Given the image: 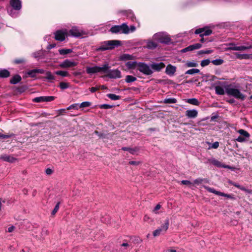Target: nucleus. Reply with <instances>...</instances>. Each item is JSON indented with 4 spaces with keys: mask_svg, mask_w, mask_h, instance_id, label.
Returning <instances> with one entry per match:
<instances>
[{
    "mask_svg": "<svg viewBox=\"0 0 252 252\" xmlns=\"http://www.w3.org/2000/svg\"><path fill=\"white\" fill-rule=\"evenodd\" d=\"M239 189H240L241 190H243V191H244L248 193H252V190L247 189L245 187H244V186H240V188Z\"/></svg>",
    "mask_w": 252,
    "mask_h": 252,
    "instance_id": "55",
    "label": "nucleus"
},
{
    "mask_svg": "<svg viewBox=\"0 0 252 252\" xmlns=\"http://www.w3.org/2000/svg\"><path fill=\"white\" fill-rule=\"evenodd\" d=\"M242 136L248 138L250 137V134L244 129H239L237 131Z\"/></svg>",
    "mask_w": 252,
    "mask_h": 252,
    "instance_id": "34",
    "label": "nucleus"
},
{
    "mask_svg": "<svg viewBox=\"0 0 252 252\" xmlns=\"http://www.w3.org/2000/svg\"><path fill=\"white\" fill-rule=\"evenodd\" d=\"M46 76L45 77V78L49 80L52 81L55 79L56 77L55 75H54L51 71H47L45 72Z\"/></svg>",
    "mask_w": 252,
    "mask_h": 252,
    "instance_id": "28",
    "label": "nucleus"
},
{
    "mask_svg": "<svg viewBox=\"0 0 252 252\" xmlns=\"http://www.w3.org/2000/svg\"><path fill=\"white\" fill-rule=\"evenodd\" d=\"M8 13L12 17H16L18 16V13H16V12H14L12 10L8 11Z\"/></svg>",
    "mask_w": 252,
    "mask_h": 252,
    "instance_id": "60",
    "label": "nucleus"
},
{
    "mask_svg": "<svg viewBox=\"0 0 252 252\" xmlns=\"http://www.w3.org/2000/svg\"><path fill=\"white\" fill-rule=\"evenodd\" d=\"M200 72V70L198 69L197 68H192L188 70L186 72V74H194L196 73H198Z\"/></svg>",
    "mask_w": 252,
    "mask_h": 252,
    "instance_id": "43",
    "label": "nucleus"
},
{
    "mask_svg": "<svg viewBox=\"0 0 252 252\" xmlns=\"http://www.w3.org/2000/svg\"><path fill=\"white\" fill-rule=\"evenodd\" d=\"M107 76L110 78H120L121 77V72L118 69L109 70Z\"/></svg>",
    "mask_w": 252,
    "mask_h": 252,
    "instance_id": "11",
    "label": "nucleus"
},
{
    "mask_svg": "<svg viewBox=\"0 0 252 252\" xmlns=\"http://www.w3.org/2000/svg\"><path fill=\"white\" fill-rule=\"evenodd\" d=\"M164 102L165 103H176L177 100L174 98H168L164 100Z\"/></svg>",
    "mask_w": 252,
    "mask_h": 252,
    "instance_id": "44",
    "label": "nucleus"
},
{
    "mask_svg": "<svg viewBox=\"0 0 252 252\" xmlns=\"http://www.w3.org/2000/svg\"><path fill=\"white\" fill-rule=\"evenodd\" d=\"M21 80V77L19 75L14 76L10 80V83L12 84H16Z\"/></svg>",
    "mask_w": 252,
    "mask_h": 252,
    "instance_id": "27",
    "label": "nucleus"
},
{
    "mask_svg": "<svg viewBox=\"0 0 252 252\" xmlns=\"http://www.w3.org/2000/svg\"><path fill=\"white\" fill-rule=\"evenodd\" d=\"M165 66V64L162 62L153 63L151 64V68L152 70L153 69L156 71H160Z\"/></svg>",
    "mask_w": 252,
    "mask_h": 252,
    "instance_id": "14",
    "label": "nucleus"
},
{
    "mask_svg": "<svg viewBox=\"0 0 252 252\" xmlns=\"http://www.w3.org/2000/svg\"><path fill=\"white\" fill-rule=\"evenodd\" d=\"M86 72L90 75L99 72L98 66H88L86 67Z\"/></svg>",
    "mask_w": 252,
    "mask_h": 252,
    "instance_id": "17",
    "label": "nucleus"
},
{
    "mask_svg": "<svg viewBox=\"0 0 252 252\" xmlns=\"http://www.w3.org/2000/svg\"><path fill=\"white\" fill-rule=\"evenodd\" d=\"M181 184L183 185H190L192 184V183L188 180H182Z\"/></svg>",
    "mask_w": 252,
    "mask_h": 252,
    "instance_id": "61",
    "label": "nucleus"
},
{
    "mask_svg": "<svg viewBox=\"0 0 252 252\" xmlns=\"http://www.w3.org/2000/svg\"><path fill=\"white\" fill-rule=\"evenodd\" d=\"M10 4L15 10H20L22 7V2L20 0H10Z\"/></svg>",
    "mask_w": 252,
    "mask_h": 252,
    "instance_id": "13",
    "label": "nucleus"
},
{
    "mask_svg": "<svg viewBox=\"0 0 252 252\" xmlns=\"http://www.w3.org/2000/svg\"><path fill=\"white\" fill-rule=\"evenodd\" d=\"M55 97L53 96H42L35 97L33 101L35 102H50L54 100Z\"/></svg>",
    "mask_w": 252,
    "mask_h": 252,
    "instance_id": "8",
    "label": "nucleus"
},
{
    "mask_svg": "<svg viewBox=\"0 0 252 252\" xmlns=\"http://www.w3.org/2000/svg\"><path fill=\"white\" fill-rule=\"evenodd\" d=\"M127 16L130 18L132 21L134 20V19H135V17H134V15L133 14V13L129 11L127 12Z\"/></svg>",
    "mask_w": 252,
    "mask_h": 252,
    "instance_id": "59",
    "label": "nucleus"
},
{
    "mask_svg": "<svg viewBox=\"0 0 252 252\" xmlns=\"http://www.w3.org/2000/svg\"><path fill=\"white\" fill-rule=\"evenodd\" d=\"M107 96L113 100H117L120 99L121 96L117 95L114 94H107Z\"/></svg>",
    "mask_w": 252,
    "mask_h": 252,
    "instance_id": "37",
    "label": "nucleus"
},
{
    "mask_svg": "<svg viewBox=\"0 0 252 252\" xmlns=\"http://www.w3.org/2000/svg\"><path fill=\"white\" fill-rule=\"evenodd\" d=\"M246 138L240 135L236 139V140L239 142H243L246 141Z\"/></svg>",
    "mask_w": 252,
    "mask_h": 252,
    "instance_id": "56",
    "label": "nucleus"
},
{
    "mask_svg": "<svg viewBox=\"0 0 252 252\" xmlns=\"http://www.w3.org/2000/svg\"><path fill=\"white\" fill-rule=\"evenodd\" d=\"M201 44L200 43H196L193 45H189V46L182 49L181 52L182 53H185L188 51H191L195 49H198L201 48Z\"/></svg>",
    "mask_w": 252,
    "mask_h": 252,
    "instance_id": "16",
    "label": "nucleus"
},
{
    "mask_svg": "<svg viewBox=\"0 0 252 252\" xmlns=\"http://www.w3.org/2000/svg\"><path fill=\"white\" fill-rule=\"evenodd\" d=\"M91 102L89 101H84L79 104V108H83L88 107L91 106Z\"/></svg>",
    "mask_w": 252,
    "mask_h": 252,
    "instance_id": "45",
    "label": "nucleus"
},
{
    "mask_svg": "<svg viewBox=\"0 0 252 252\" xmlns=\"http://www.w3.org/2000/svg\"><path fill=\"white\" fill-rule=\"evenodd\" d=\"M219 143L218 142H215L214 143L212 144L211 146H210V148L212 149H217L219 147Z\"/></svg>",
    "mask_w": 252,
    "mask_h": 252,
    "instance_id": "57",
    "label": "nucleus"
},
{
    "mask_svg": "<svg viewBox=\"0 0 252 252\" xmlns=\"http://www.w3.org/2000/svg\"><path fill=\"white\" fill-rule=\"evenodd\" d=\"M213 50L206 49V50H203L199 51L198 52V54H211L212 53H213Z\"/></svg>",
    "mask_w": 252,
    "mask_h": 252,
    "instance_id": "48",
    "label": "nucleus"
},
{
    "mask_svg": "<svg viewBox=\"0 0 252 252\" xmlns=\"http://www.w3.org/2000/svg\"><path fill=\"white\" fill-rule=\"evenodd\" d=\"M252 46H237L234 44H230L229 45V47L227 48L228 50H233V51H244L245 50L252 48Z\"/></svg>",
    "mask_w": 252,
    "mask_h": 252,
    "instance_id": "10",
    "label": "nucleus"
},
{
    "mask_svg": "<svg viewBox=\"0 0 252 252\" xmlns=\"http://www.w3.org/2000/svg\"><path fill=\"white\" fill-rule=\"evenodd\" d=\"M10 75L9 72L6 69L0 70V77L6 78Z\"/></svg>",
    "mask_w": 252,
    "mask_h": 252,
    "instance_id": "33",
    "label": "nucleus"
},
{
    "mask_svg": "<svg viewBox=\"0 0 252 252\" xmlns=\"http://www.w3.org/2000/svg\"><path fill=\"white\" fill-rule=\"evenodd\" d=\"M108 50L107 41L102 42L99 47L96 49L97 51H104Z\"/></svg>",
    "mask_w": 252,
    "mask_h": 252,
    "instance_id": "24",
    "label": "nucleus"
},
{
    "mask_svg": "<svg viewBox=\"0 0 252 252\" xmlns=\"http://www.w3.org/2000/svg\"><path fill=\"white\" fill-rule=\"evenodd\" d=\"M59 207H60V202H58L56 205L54 210H53V211L52 212V215H55L56 214V213L58 211V210L59 209Z\"/></svg>",
    "mask_w": 252,
    "mask_h": 252,
    "instance_id": "51",
    "label": "nucleus"
},
{
    "mask_svg": "<svg viewBox=\"0 0 252 252\" xmlns=\"http://www.w3.org/2000/svg\"><path fill=\"white\" fill-rule=\"evenodd\" d=\"M176 70V67L171 64L168 65L166 67L165 72L169 75H173Z\"/></svg>",
    "mask_w": 252,
    "mask_h": 252,
    "instance_id": "20",
    "label": "nucleus"
},
{
    "mask_svg": "<svg viewBox=\"0 0 252 252\" xmlns=\"http://www.w3.org/2000/svg\"><path fill=\"white\" fill-rule=\"evenodd\" d=\"M235 55L237 58L239 59H247L250 57V55L246 54H240L239 53H236Z\"/></svg>",
    "mask_w": 252,
    "mask_h": 252,
    "instance_id": "41",
    "label": "nucleus"
},
{
    "mask_svg": "<svg viewBox=\"0 0 252 252\" xmlns=\"http://www.w3.org/2000/svg\"><path fill=\"white\" fill-rule=\"evenodd\" d=\"M79 108V104L77 103L73 104L67 108V110H70L71 109H74L78 110Z\"/></svg>",
    "mask_w": 252,
    "mask_h": 252,
    "instance_id": "50",
    "label": "nucleus"
},
{
    "mask_svg": "<svg viewBox=\"0 0 252 252\" xmlns=\"http://www.w3.org/2000/svg\"><path fill=\"white\" fill-rule=\"evenodd\" d=\"M155 40L158 41L160 43H168L171 39L168 35L165 32H160L155 34L153 36Z\"/></svg>",
    "mask_w": 252,
    "mask_h": 252,
    "instance_id": "3",
    "label": "nucleus"
},
{
    "mask_svg": "<svg viewBox=\"0 0 252 252\" xmlns=\"http://www.w3.org/2000/svg\"><path fill=\"white\" fill-rule=\"evenodd\" d=\"M110 32L114 33H121L119 25L113 26L110 29Z\"/></svg>",
    "mask_w": 252,
    "mask_h": 252,
    "instance_id": "39",
    "label": "nucleus"
},
{
    "mask_svg": "<svg viewBox=\"0 0 252 252\" xmlns=\"http://www.w3.org/2000/svg\"><path fill=\"white\" fill-rule=\"evenodd\" d=\"M160 208L161 205L159 204H157L153 210V212L155 214H158V211L159 210Z\"/></svg>",
    "mask_w": 252,
    "mask_h": 252,
    "instance_id": "58",
    "label": "nucleus"
},
{
    "mask_svg": "<svg viewBox=\"0 0 252 252\" xmlns=\"http://www.w3.org/2000/svg\"><path fill=\"white\" fill-rule=\"evenodd\" d=\"M66 30H59L55 33V38L57 40L63 41L65 39L67 34Z\"/></svg>",
    "mask_w": 252,
    "mask_h": 252,
    "instance_id": "7",
    "label": "nucleus"
},
{
    "mask_svg": "<svg viewBox=\"0 0 252 252\" xmlns=\"http://www.w3.org/2000/svg\"><path fill=\"white\" fill-rule=\"evenodd\" d=\"M143 220L144 221L149 222L151 220V219L148 215H145L144 217Z\"/></svg>",
    "mask_w": 252,
    "mask_h": 252,
    "instance_id": "62",
    "label": "nucleus"
},
{
    "mask_svg": "<svg viewBox=\"0 0 252 252\" xmlns=\"http://www.w3.org/2000/svg\"><path fill=\"white\" fill-rule=\"evenodd\" d=\"M211 162L214 165L217 166V167H224V168H229V166L227 165V166H224V165H222V164H221V163L219 161V160H217V159H212L211 160Z\"/></svg>",
    "mask_w": 252,
    "mask_h": 252,
    "instance_id": "25",
    "label": "nucleus"
},
{
    "mask_svg": "<svg viewBox=\"0 0 252 252\" xmlns=\"http://www.w3.org/2000/svg\"><path fill=\"white\" fill-rule=\"evenodd\" d=\"M198 112L195 109L188 110L186 112V116L189 118H195Z\"/></svg>",
    "mask_w": 252,
    "mask_h": 252,
    "instance_id": "19",
    "label": "nucleus"
},
{
    "mask_svg": "<svg viewBox=\"0 0 252 252\" xmlns=\"http://www.w3.org/2000/svg\"><path fill=\"white\" fill-rule=\"evenodd\" d=\"M112 107V105H110L109 104H101V105H99V108L101 109H108L111 108Z\"/></svg>",
    "mask_w": 252,
    "mask_h": 252,
    "instance_id": "53",
    "label": "nucleus"
},
{
    "mask_svg": "<svg viewBox=\"0 0 252 252\" xmlns=\"http://www.w3.org/2000/svg\"><path fill=\"white\" fill-rule=\"evenodd\" d=\"M107 48L108 50H112L121 45V41L119 40H107Z\"/></svg>",
    "mask_w": 252,
    "mask_h": 252,
    "instance_id": "12",
    "label": "nucleus"
},
{
    "mask_svg": "<svg viewBox=\"0 0 252 252\" xmlns=\"http://www.w3.org/2000/svg\"><path fill=\"white\" fill-rule=\"evenodd\" d=\"M203 183H208V180L207 179H203V178H197L194 180L193 183L195 185H199Z\"/></svg>",
    "mask_w": 252,
    "mask_h": 252,
    "instance_id": "29",
    "label": "nucleus"
},
{
    "mask_svg": "<svg viewBox=\"0 0 252 252\" xmlns=\"http://www.w3.org/2000/svg\"><path fill=\"white\" fill-rule=\"evenodd\" d=\"M169 225V221L168 219L165 220L164 223L162 224L161 226L153 232V236L157 237L161 234H164L168 229Z\"/></svg>",
    "mask_w": 252,
    "mask_h": 252,
    "instance_id": "4",
    "label": "nucleus"
},
{
    "mask_svg": "<svg viewBox=\"0 0 252 252\" xmlns=\"http://www.w3.org/2000/svg\"><path fill=\"white\" fill-rule=\"evenodd\" d=\"M138 62L136 61H128L127 62L125 65L126 69L128 70L137 69Z\"/></svg>",
    "mask_w": 252,
    "mask_h": 252,
    "instance_id": "15",
    "label": "nucleus"
},
{
    "mask_svg": "<svg viewBox=\"0 0 252 252\" xmlns=\"http://www.w3.org/2000/svg\"><path fill=\"white\" fill-rule=\"evenodd\" d=\"M220 196L226 197H227L228 198H230V199H234V196L233 195L230 194L224 193L222 192H221Z\"/></svg>",
    "mask_w": 252,
    "mask_h": 252,
    "instance_id": "52",
    "label": "nucleus"
},
{
    "mask_svg": "<svg viewBox=\"0 0 252 252\" xmlns=\"http://www.w3.org/2000/svg\"><path fill=\"white\" fill-rule=\"evenodd\" d=\"M98 68L99 72L107 73L108 74L110 66H109L108 63H105L103 64L102 66H98Z\"/></svg>",
    "mask_w": 252,
    "mask_h": 252,
    "instance_id": "22",
    "label": "nucleus"
},
{
    "mask_svg": "<svg viewBox=\"0 0 252 252\" xmlns=\"http://www.w3.org/2000/svg\"><path fill=\"white\" fill-rule=\"evenodd\" d=\"M122 149L124 151H128L130 154L134 155L137 151V149L136 148H130L128 147H123Z\"/></svg>",
    "mask_w": 252,
    "mask_h": 252,
    "instance_id": "40",
    "label": "nucleus"
},
{
    "mask_svg": "<svg viewBox=\"0 0 252 252\" xmlns=\"http://www.w3.org/2000/svg\"><path fill=\"white\" fill-rule=\"evenodd\" d=\"M45 172L47 175H49L53 173V171L50 168H47L46 169Z\"/></svg>",
    "mask_w": 252,
    "mask_h": 252,
    "instance_id": "64",
    "label": "nucleus"
},
{
    "mask_svg": "<svg viewBox=\"0 0 252 252\" xmlns=\"http://www.w3.org/2000/svg\"><path fill=\"white\" fill-rule=\"evenodd\" d=\"M211 63V61L209 59H205L203 60L201 62L200 65L202 67L206 66Z\"/></svg>",
    "mask_w": 252,
    "mask_h": 252,
    "instance_id": "47",
    "label": "nucleus"
},
{
    "mask_svg": "<svg viewBox=\"0 0 252 252\" xmlns=\"http://www.w3.org/2000/svg\"><path fill=\"white\" fill-rule=\"evenodd\" d=\"M27 74L28 75H29L30 76H31V77H34L36 76L37 73L35 71V69H32V70L28 71L27 72Z\"/></svg>",
    "mask_w": 252,
    "mask_h": 252,
    "instance_id": "49",
    "label": "nucleus"
},
{
    "mask_svg": "<svg viewBox=\"0 0 252 252\" xmlns=\"http://www.w3.org/2000/svg\"><path fill=\"white\" fill-rule=\"evenodd\" d=\"M119 27L121 33L127 34L129 32V28L126 24L124 23L121 25H119Z\"/></svg>",
    "mask_w": 252,
    "mask_h": 252,
    "instance_id": "23",
    "label": "nucleus"
},
{
    "mask_svg": "<svg viewBox=\"0 0 252 252\" xmlns=\"http://www.w3.org/2000/svg\"><path fill=\"white\" fill-rule=\"evenodd\" d=\"M69 35L72 36L78 37L86 34L85 32L76 27H73L68 32Z\"/></svg>",
    "mask_w": 252,
    "mask_h": 252,
    "instance_id": "5",
    "label": "nucleus"
},
{
    "mask_svg": "<svg viewBox=\"0 0 252 252\" xmlns=\"http://www.w3.org/2000/svg\"><path fill=\"white\" fill-rule=\"evenodd\" d=\"M35 71L36 73H40V74H43L45 73L46 71L42 69H35Z\"/></svg>",
    "mask_w": 252,
    "mask_h": 252,
    "instance_id": "63",
    "label": "nucleus"
},
{
    "mask_svg": "<svg viewBox=\"0 0 252 252\" xmlns=\"http://www.w3.org/2000/svg\"><path fill=\"white\" fill-rule=\"evenodd\" d=\"M212 31L206 28H199L195 30L194 33L195 34H199L201 37L203 36L209 35L212 33Z\"/></svg>",
    "mask_w": 252,
    "mask_h": 252,
    "instance_id": "9",
    "label": "nucleus"
},
{
    "mask_svg": "<svg viewBox=\"0 0 252 252\" xmlns=\"http://www.w3.org/2000/svg\"><path fill=\"white\" fill-rule=\"evenodd\" d=\"M204 188L209 192L213 193L216 195L220 196V194L221 193L220 191H217V190H215L214 189L211 188L208 186H204Z\"/></svg>",
    "mask_w": 252,
    "mask_h": 252,
    "instance_id": "31",
    "label": "nucleus"
},
{
    "mask_svg": "<svg viewBox=\"0 0 252 252\" xmlns=\"http://www.w3.org/2000/svg\"><path fill=\"white\" fill-rule=\"evenodd\" d=\"M157 47V44L152 41L147 42L146 47L149 49H155Z\"/></svg>",
    "mask_w": 252,
    "mask_h": 252,
    "instance_id": "32",
    "label": "nucleus"
},
{
    "mask_svg": "<svg viewBox=\"0 0 252 252\" xmlns=\"http://www.w3.org/2000/svg\"><path fill=\"white\" fill-rule=\"evenodd\" d=\"M72 52V50L70 49H61L59 50L60 54L64 55Z\"/></svg>",
    "mask_w": 252,
    "mask_h": 252,
    "instance_id": "38",
    "label": "nucleus"
},
{
    "mask_svg": "<svg viewBox=\"0 0 252 252\" xmlns=\"http://www.w3.org/2000/svg\"><path fill=\"white\" fill-rule=\"evenodd\" d=\"M225 93L228 95L232 96L237 99L244 100L245 96L241 93L240 90L230 85L226 86L225 87Z\"/></svg>",
    "mask_w": 252,
    "mask_h": 252,
    "instance_id": "1",
    "label": "nucleus"
},
{
    "mask_svg": "<svg viewBox=\"0 0 252 252\" xmlns=\"http://www.w3.org/2000/svg\"><path fill=\"white\" fill-rule=\"evenodd\" d=\"M69 84L65 82H61L59 84L60 88L62 90H64L69 88Z\"/></svg>",
    "mask_w": 252,
    "mask_h": 252,
    "instance_id": "46",
    "label": "nucleus"
},
{
    "mask_svg": "<svg viewBox=\"0 0 252 252\" xmlns=\"http://www.w3.org/2000/svg\"><path fill=\"white\" fill-rule=\"evenodd\" d=\"M0 159L3 160V161H7L10 163H13L16 161L17 159L13 157V156L7 155H3L0 157Z\"/></svg>",
    "mask_w": 252,
    "mask_h": 252,
    "instance_id": "18",
    "label": "nucleus"
},
{
    "mask_svg": "<svg viewBox=\"0 0 252 252\" xmlns=\"http://www.w3.org/2000/svg\"><path fill=\"white\" fill-rule=\"evenodd\" d=\"M189 67H196L198 66V63L194 62H189L187 63Z\"/></svg>",
    "mask_w": 252,
    "mask_h": 252,
    "instance_id": "54",
    "label": "nucleus"
},
{
    "mask_svg": "<svg viewBox=\"0 0 252 252\" xmlns=\"http://www.w3.org/2000/svg\"><path fill=\"white\" fill-rule=\"evenodd\" d=\"M215 89L216 93L219 95H223L225 92V90H224L223 87L220 86L215 87Z\"/></svg>",
    "mask_w": 252,
    "mask_h": 252,
    "instance_id": "26",
    "label": "nucleus"
},
{
    "mask_svg": "<svg viewBox=\"0 0 252 252\" xmlns=\"http://www.w3.org/2000/svg\"><path fill=\"white\" fill-rule=\"evenodd\" d=\"M136 78L131 75H127L126 77L125 81L126 83H129L136 80Z\"/></svg>",
    "mask_w": 252,
    "mask_h": 252,
    "instance_id": "35",
    "label": "nucleus"
},
{
    "mask_svg": "<svg viewBox=\"0 0 252 252\" xmlns=\"http://www.w3.org/2000/svg\"><path fill=\"white\" fill-rule=\"evenodd\" d=\"M135 59V57L128 54H124L120 57V60L122 61H132Z\"/></svg>",
    "mask_w": 252,
    "mask_h": 252,
    "instance_id": "21",
    "label": "nucleus"
},
{
    "mask_svg": "<svg viewBox=\"0 0 252 252\" xmlns=\"http://www.w3.org/2000/svg\"><path fill=\"white\" fill-rule=\"evenodd\" d=\"M77 63L70 60L66 59L61 62L58 65V67L62 68H67L77 65Z\"/></svg>",
    "mask_w": 252,
    "mask_h": 252,
    "instance_id": "6",
    "label": "nucleus"
},
{
    "mask_svg": "<svg viewBox=\"0 0 252 252\" xmlns=\"http://www.w3.org/2000/svg\"><path fill=\"white\" fill-rule=\"evenodd\" d=\"M224 61L222 59H218L216 60H214L211 61V63L215 65H220L222 64L223 63Z\"/></svg>",
    "mask_w": 252,
    "mask_h": 252,
    "instance_id": "42",
    "label": "nucleus"
},
{
    "mask_svg": "<svg viewBox=\"0 0 252 252\" xmlns=\"http://www.w3.org/2000/svg\"><path fill=\"white\" fill-rule=\"evenodd\" d=\"M56 75H60L62 77H67L69 76L68 71L65 70H58L55 72Z\"/></svg>",
    "mask_w": 252,
    "mask_h": 252,
    "instance_id": "30",
    "label": "nucleus"
},
{
    "mask_svg": "<svg viewBox=\"0 0 252 252\" xmlns=\"http://www.w3.org/2000/svg\"><path fill=\"white\" fill-rule=\"evenodd\" d=\"M187 102L189 104L196 105V106H197L199 104V102L198 100L196 98H195L188 99L187 100Z\"/></svg>",
    "mask_w": 252,
    "mask_h": 252,
    "instance_id": "36",
    "label": "nucleus"
},
{
    "mask_svg": "<svg viewBox=\"0 0 252 252\" xmlns=\"http://www.w3.org/2000/svg\"><path fill=\"white\" fill-rule=\"evenodd\" d=\"M137 70L145 75H150L153 72L151 68V65H149L148 64L143 62H138Z\"/></svg>",
    "mask_w": 252,
    "mask_h": 252,
    "instance_id": "2",
    "label": "nucleus"
}]
</instances>
